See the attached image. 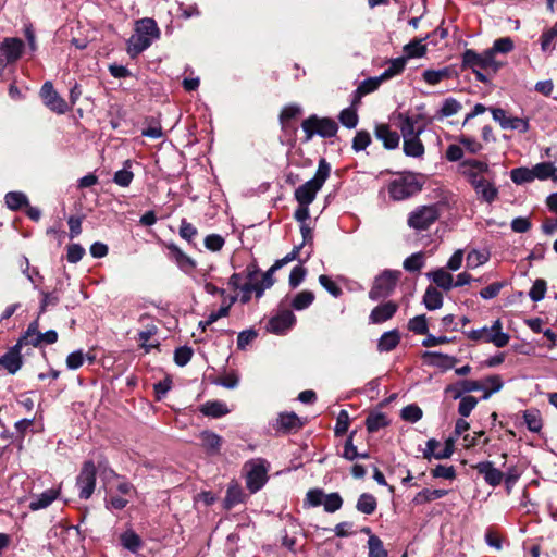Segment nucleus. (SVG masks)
Returning <instances> with one entry per match:
<instances>
[{"label": "nucleus", "instance_id": "39448f33", "mask_svg": "<svg viewBox=\"0 0 557 557\" xmlns=\"http://www.w3.org/2000/svg\"><path fill=\"white\" fill-rule=\"evenodd\" d=\"M467 336L472 341H483L485 343H492L497 348L505 347L510 339V336L507 333L503 332V324L499 319L495 320L490 327L484 326L482 329L472 330L468 332Z\"/></svg>", "mask_w": 557, "mask_h": 557}, {"label": "nucleus", "instance_id": "864d4df0", "mask_svg": "<svg viewBox=\"0 0 557 557\" xmlns=\"http://www.w3.org/2000/svg\"><path fill=\"white\" fill-rule=\"evenodd\" d=\"M424 259L422 252H416L405 259L403 267L408 272H416L423 268Z\"/></svg>", "mask_w": 557, "mask_h": 557}, {"label": "nucleus", "instance_id": "0eeeda50", "mask_svg": "<svg viewBox=\"0 0 557 557\" xmlns=\"http://www.w3.org/2000/svg\"><path fill=\"white\" fill-rule=\"evenodd\" d=\"M400 271L385 270L377 275L369 292V298L373 301L387 298L395 289L400 277Z\"/></svg>", "mask_w": 557, "mask_h": 557}, {"label": "nucleus", "instance_id": "1a4fd4ad", "mask_svg": "<svg viewBox=\"0 0 557 557\" xmlns=\"http://www.w3.org/2000/svg\"><path fill=\"white\" fill-rule=\"evenodd\" d=\"M97 469L94 461L88 460L83 463L79 474L76 478L78 495L82 499L91 497L96 487Z\"/></svg>", "mask_w": 557, "mask_h": 557}, {"label": "nucleus", "instance_id": "e2e57ef3", "mask_svg": "<svg viewBox=\"0 0 557 557\" xmlns=\"http://www.w3.org/2000/svg\"><path fill=\"white\" fill-rule=\"evenodd\" d=\"M300 113H301V108L299 106H296V104L286 106L280 114V121H281L282 127L286 128L288 121H290L292 119H295Z\"/></svg>", "mask_w": 557, "mask_h": 557}, {"label": "nucleus", "instance_id": "393cba45", "mask_svg": "<svg viewBox=\"0 0 557 557\" xmlns=\"http://www.w3.org/2000/svg\"><path fill=\"white\" fill-rule=\"evenodd\" d=\"M428 276L444 290H450L454 287L453 275L442 268L429 273Z\"/></svg>", "mask_w": 557, "mask_h": 557}, {"label": "nucleus", "instance_id": "ddd939ff", "mask_svg": "<svg viewBox=\"0 0 557 557\" xmlns=\"http://www.w3.org/2000/svg\"><path fill=\"white\" fill-rule=\"evenodd\" d=\"M24 345L25 342L21 337L14 346H12L2 357H0L1 366L10 374H15L23 364L21 349Z\"/></svg>", "mask_w": 557, "mask_h": 557}, {"label": "nucleus", "instance_id": "6ab92c4d", "mask_svg": "<svg viewBox=\"0 0 557 557\" xmlns=\"http://www.w3.org/2000/svg\"><path fill=\"white\" fill-rule=\"evenodd\" d=\"M420 115H404L400 114L398 116L399 124L398 127L401 132V135L404 139L410 138V137H418L420 134L424 131L423 126H419Z\"/></svg>", "mask_w": 557, "mask_h": 557}, {"label": "nucleus", "instance_id": "c85d7f7f", "mask_svg": "<svg viewBox=\"0 0 557 557\" xmlns=\"http://www.w3.org/2000/svg\"><path fill=\"white\" fill-rule=\"evenodd\" d=\"M200 411L207 417L221 418L227 414L230 410L224 403L214 400L203 404L200 408Z\"/></svg>", "mask_w": 557, "mask_h": 557}, {"label": "nucleus", "instance_id": "9b49d317", "mask_svg": "<svg viewBox=\"0 0 557 557\" xmlns=\"http://www.w3.org/2000/svg\"><path fill=\"white\" fill-rule=\"evenodd\" d=\"M38 321L32 322L25 334L22 336V338L25 342V345H32L34 347H37L45 344H54L58 341V333L54 330L47 331L46 333H40Z\"/></svg>", "mask_w": 557, "mask_h": 557}, {"label": "nucleus", "instance_id": "bf43d9fd", "mask_svg": "<svg viewBox=\"0 0 557 557\" xmlns=\"http://www.w3.org/2000/svg\"><path fill=\"white\" fill-rule=\"evenodd\" d=\"M425 46L422 45L420 40H413L404 47V52L406 54L405 58L407 60L410 58L422 57L425 53Z\"/></svg>", "mask_w": 557, "mask_h": 557}, {"label": "nucleus", "instance_id": "9d476101", "mask_svg": "<svg viewBox=\"0 0 557 557\" xmlns=\"http://www.w3.org/2000/svg\"><path fill=\"white\" fill-rule=\"evenodd\" d=\"M458 169L459 173L466 177L471 187L486 178L485 175L490 171L487 162L476 159H466L461 161Z\"/></svg>", "mask_w": 557, "mask_h": 557}, {"label": "nucleus", "instance_id": "37998d69", "mask_svg": "<svg viewBox=\"0 0 557 557\" xmlns=\"http://www.w3.org/2000/svg\"><path fill=\"white\" fill-rule=\"evenodd\" d=\"M461 109V103L454 98H447L444 100L442 108L436 114V119L442 120L444 117L453 116Z\"/></svg>", "mask_w": 557, "mask_h": 557}, {"label": "nucleus", "instance_id": "09e8293b", "mask_svg": "<svg viewBox=\"0 0 557 557\" xmlns=\"http://www.w3.org/2000/svg\"><path fill=\"white\" fill-rule=\"evenodd\" d=\"M339 122L347 128H355L358 125V114L356 108H346L338 115Z\"/></svg>", "mask_w": 557, "mask_h": 557}, {"label": "nucleus", "instance_id": "603ef678", "mask_svg": "<svg viewBox=\"0 0 557 557\" xmlns=\"http://www.w3.org/2000/svg\"><path fill=\"white\" fill-rule=\"evenodd\" d=\"M237 300V296H231L228 304H222L220 309L216 311H212L208 319L206 320L207 325H211L216 322L219 319L227 317L233 304Z\"/></svg>", "mask_w": 557, "mask_h": 557}, {"label": "nucleus", "instance_id": "c756f323", "mask_svg": "<svg viewBox=\"0 0 557 557\" xmlns=\"http://www.w3.org/2000/svg\"><path fill=\"white\" fill-rule=\"evenodd\" d=\"M406 66V58L399 57L388 61V66L380 75L384 82L392 79L393 77L403 73Z\"/></svg>", "mask_w": 557, "mask_h": 557}, {"label": "nucleus", "instance_id": "473e14b6", "mask_svg": "<svg viewBox=\"0 0 557 557\" xmlns=\"http://www.w3.org/2000/svg\"><path fill=\"white\" fill-rule=\"evenodd\" d=\"M377 507L376 498L369 493H362L356 504V509L364 515H372Z\"/></svg>", "mask_w": 557, "mask_h": 557}, {"label": "nucleus", "instance_id": "f3484780", "mask_svg": "<svg viewBox=\"0 0 557 557\" xmlns=\"http://www.w3.org/2000/svg\"><path fill=\"white\" fill-rule=\"evenodd\" d=\"M166 248L169 250V257L183 272L190 274L195 270V260L187 256L177 245L171 243L166 245Z\"/></svg>", "mask_w": 557, "mask_h": 557}, {"label": "nucleus", "instance_id": "052dcab7", "mask_svg": "<svg viewBox=\"0 0 557 557\" xmlns=\"http://www.w3.org/2000/svg\"><path fill=\"white\" fill-rule=\"evenodd\" d=\"M243 502V492L239 486L231 485L226 491L225 504L227 508H231Z\"/></svg>", "mask_w": 557, "mask_h": 557}, {"label": "nucleus", "instance_id": "58836bf2", "mask_svg": "<svg viewBox=\"0 0 557 557\" xmlns=\"http://www.w3.org/2000/svg\"><path fill=\"white\" fill-rule=\"evenodd\" d=\"M135 35H159V28L153 18L145 17L135 23Z\"/></svg>", "mask_w": 557, "mask_h": 557}, {"label": "nucleus", "instance_id": "5701e85b", "mask_svg": "<svg viewBox=\"0 0 557 557\" xmlns=\"http://www.w3.org/2000/svg\"><path fill=\"white\" fill-rule=\"evenodd\" d=\"M302 426L300 418L294 412L281 413L277 418V430L286 433L296 432Z\"/></svg>", "mask_w": 557, "mask_h": 557}, {"label": "nucleus", "instance_id": "338daca9", "mask_svg": "<svg viewBox=\"0 0 557 557\" xmlns=\"http://www.w3.org/2000/svg\"><path fill=\"white\" fill-rule=\"evenodd\" d=\"M545 293H546V282L542 278H537L533 283V286L531 287V289L529 292V296L533 301L537 302L545 297Z\"/></svg>", "mask_w": 557, "mask_h": 557}, {"label": "nucleus", "instance_id": "ea45409f", "mask_svg": "<svg viewBox=\"0 0 557 557\" xmlns=\"http://www.w3.org/2000/svg\"><path fill=\"white\" fill-rule=\"evenodd\" d=\"M510 178L517 185L531 183L535 180L533 170L529 169V168H523V166L512 169L510 172Z\"/></svg>", "mask_w": 557, "mask_h": 557}, {"label": "nucleus", "instance_id": "72a5a7b5", "mask_svg": "<svg viewBox=\"0 0 557 557\" xmlns=\"http://www.w3.org/2000/svg\"><path fill=\"white\" fill-rule=\"evenodd\" d=\"M423 304L429 310H436L443 306V295L433 286H429L423 296Z\"/></svg>", "mask_w": 557, "mask_h": 557}, {"label": "nucleus", "instance_id": "c9c22d12", "mask_svg": "<svg viewBox=\"0 0 557 557\" xmlns=\"http://www.w3.org/2000/svg\"><path fill=\"white\" fill-rule=\"evenodd\" d=\"M7 207L12 211H17L22 207L28 206V198L22 191H9L4 196Z\"/></svg>", "mask_w": 557, "mask_h": 557}, {"label": "nucleus", "instance_id": "a878e982", "mask_svg": "<svg viewBox=\"0 0 557 557\" xmlns=\"http://www.w3.org/2000/svg\"><path fill=\"white\" fill-rule=\"evenodd\" d=\"M400 336L397 330L385 332L381 335L377 342L379 351H391L399 344Z\"/></svg>", "mask_w": 557, "mask_h": 557}, {"label": "nucleus", "instance_id": "680f3d73", "mask_svg": "<svg viewBox=\"0 0 557 557\" xmlns=\"http://www.w3.org/2000/svg\"><path fill=\"white\" fill-rule=\"evenodd\" d=\"M478 404V399L474 396H465L461 397L458 412L462 418H467L470 416L471 411L475 408Z\"/></svg>", "mask_w": 557, "mask_h": 557}, {"label": "nucleus", "instance_id": "bb28decb", "mask_svg": "<svg viewBox=\"0 0 557 557\" xmlns=\"http://www.w3.org/2000/svg\"><path fill=\"white\" fill-rule=\"evenodd\" d=\"M150 37H129L126 50L128 55L134 59L150 47Z\"/></svg>", "mask_w": 557, "mask_h": 557}, {"label": "nucleus", "instance_id": "aec40b11", "mask_svg": "<svg viewBox=\"0 0 557 557\" xmlns=\"http://www.w3.org/2000/svg\"><path fill=\"white\" fill-rule=\"evenodd\" d=\"M474 189L478 198L481 201L492 203L494 202L498 197V189L495 186L493 182H491L487 178H484L483 181H480L474 186H472Z\"/></svg>", "mask_w": 557, "mask_h": 557}, {"label": "nucleus", "instance_id": "2eb2a0df", "mask_svg": "<svg viewBox=\"0 0 557 557\" xmlns=\"http://www.w3.org/2000/svg\"><path fill=\"white\" fill-rule=\"evenodd\" d=\"M295 322V314L290 310H283L270 319L268 330L274 334H284Z\"/></svg>", "mask_w": 557, "mask_h": 557}, {"label": "nucleus", "instance_id": "b1692460", "mask_svg": "<svg viewBox=\"0 0 557 557\" xmlns=\"http://www.w3.org/2000/svg\"><path fill=\"white\" fill-rule=\"evenodd\" d=\"M258 274V269L256 265L250 264L246 268V281L244 285L239 288L242 292L240 301L243 304H247L251 299L252 295V281H255L256 275Z\"/></svg>", "mask_w": 557, "mask_h": 557}, {"label": "nucleus", "instance_id": "dca6fc26", "mask_svg": "<svg viewBox=\"0 0 557 557\" xmlns=\"http://www.w3.org/2000/svg\"><path fill=\"white\" fill-rule=\"evenodd\" d=\"M474 469L483 476L485 483L492 487L498 486L504 481V472L495 468L491 461H481L474 466Z\"/></svg>", "mask_w": 557, "mask_h": 557}, {"label": "nucleus", "instance_id": "69168bd1", "mask_svg": "<svg viewBox=\"0 0 557 557\" xmlns=\"http://www.w3.org/2000/svg\"><path fill=\"white\" fill-rule=\"evenodd\" d=\"M524 422L531 432H539L542 428V420L536 411L527 410L523 414Z\"/></svg>", "mask_w": 557, "mask_h": 557}, {"label": "nucleus", "instance_id": "f704fd0d", "mask_svg": "<svg viewBox=\"0 0 557 557\" xmlns=\"http://www.w3.org/2000/svg\"><path fill=\"white\" fill-rule=\"evenodd\" d=\"M448 491L446 490H429L424 488L420 491L412 499L416 505H422L446 496Z\"/></svg>", "mask_w": 557, "mask_h": 557}, {"label": "nucleus", "instance_id": "f8f14e48", "mask_svg": "<svg viewBox=\"0 0 557 557\" xmlns=\"http://www.w3.org/2000/svg\"><path fill=\"white\" fill-rule=\"evenodd\" d=\"M40 95L44 99L45 104L53 112L63 114L67 111V103L60 95L54 90L51 82H46L41 89Z\"/></svg>", "mask_w": 557, "mask_h": 557}, {"label": "nucleus", "instance_id": "5fc2aeb1", "mask_svg": "<svg viewBox=\"0 0 557 557\" xmlns=\"http://www.w3.org/2000/svg\"><path fill=\"white\" fill-rule=\"evenodd\" d=\"M408 327L411 332L420 335L428 334V322L424 314L417 315L409 320Z\"/></svg>", "mask_w": 557, "mask_h": 557}, {"label": "nucleus", "instance_id": "8fccbe9b", "mask_svg": "<svg viewBox=\"0 0 557 557\" xmlns=\"http://www.w3.org/2000/svg\"><path fill=\"white\" fill-rule=\"evenodd\" d=\"M314 300V294L310 290H302L298 293L293 301L292 306L295 310H304L308 308Z\"/></svg>", "mask_w": 557, "mask_h": 557}, {"label": "nucleus", "instance_id": "4d7b16f0", "mask_svg": "<svg viewBox=\"0 0 557 557\" xmlns=\"http://www.w3.org/2000/svg\"><path fill=\"white\" fill-rule=\"evenodd\" d=\"M370 144V133L367 131H358L352 139V149L356 152L363 151Z\"/></svg>", "mask_w": 557, "mask_h": 557}, {"label": "nucleus", "instance_id": "7c9ffc66", "mask_svg": "<svg viewBox=\"0 0 557 557\" xmlns=\"http://www.w3.org/2000/svg\"><path fill=\"white\" fill-rule=\"evenodd\" d=\"M389 424V420L387 416L383 412H371L366 419V426L368 432L374 433L379 430L387 426Z\"/></svg>", "mask_w": 557, "mask_h": 557}, {"label": "nucleus", "instance_id": "e433bc0d", "mask_svg": "<svg viewBox=\"0 0 557 557\" xmlns=\"http://www.w3.org/2000/svg\"><path fill=\"white\" fill-rule=\"evenodd\" d=\"M404 152L408 157L420 158L424 154V146L418 137L404 139Z\"/></svg>", "mask_w": 557, "mask_h": 557}, {"label": "nucleus", "instance_id": "13d9d810", "mask_svg": "<svg viewBox=\"0 0 557 557\" xmlns=\"http://www.w3.org/2000/svg\"><path fill=\"white\" fill-rule=\"evenodd\" d=\"M384 81L381 79L380 75L374 76V77H369V78L362 81L357 88L359 89V94H363L366 96L370 92L375 91L381 86V84Z\"/></svg>", "mask_w": 557, "mask_h": 557}, {"label": "nucleus", "instance_id": "0e129e2a", "mask_svg": "<svg viewBox=\"0 0 557 557\" xmlns=\"http://www.w3.org/2000/svg\"><path fill=\"white\" fill-rule=\"evenodd\" d=\"M193 354V349L188 346L178 347L174 351V361L177 366L184 367L190 361Z\"/></svg>", "mask_w": 557, "mask_h": 557}, {"label": "nucleus", "instance_id": "2f4dec72", "mask_svg": "<svg viewBox=\"0 0 557 557\" xmlns=\"http://www.w3.org/2000/svg\"><path fill=\"white\" fill-rule=\"evenodd\" d=\"M121 544L132 553H137L143 546L141 539L133 530H127L120 535Z\"/></svg>", "mask_w": 557, "mask_h": 557}, {"label": "nucleus", "instance_id": "cd10ccee", "mask_svg": "<svg viewBox=\"0 0 557 557\" xmlns=\"http://www.w3.org/2000/svg\"><path fill=\"white\" fill-rule=\"evenodd\" d=\"M200 440L209 454H216L221 448L222 437L211 431L201 432Z\"/></svg>", "mask_w": 557, "mask_h": 557}, {"label": "nucleus", "instance_id": "4c0bfd02", "mask_svg": "<svg viewBox=\"0 0 557 557\" xmlns=\"http://www.w3.org/2000/svg\"><path fill=\"white\" fill-rule=\"evenodd\" d=\"M423 79L429 85H436L444 79L451 76V70L449 67H443L440 70H426L422 74Z\"/></svg>", "mask_w": 557, "mask_h": 557}, {"label": "nucleus", "instance_id": "4468645a", "mask_svg": "<svg viewBox=\"0 0 557 557\" xmlns=\"http://www.w3.org/2000/svg\"><path fill=\"white\" fill-rule=\"evenodd\" d=\"M454 453V442L448 438L445 445L442 447L441 443L435 438H431L426 442L425 449L423 450V457L428 460L435 459H448Z\"/></svg>", "mask_w": 557, "mask_h": 557}, {"label": "nucleus", "instance_id": "a19ab883", "mask_svg": "<svg viewBox=\"0 0 557 557\" xmlns=\"http://www.w3.org/2000/svg\"><path fill=\"white\" fill-rule=\"evenodd\" d=\"M522 469L518 466H510L507 468L506 472H504V484L507 494H510L516 483L522 475Z\"/></svg>", "mask_w": 557, "mask_h": 557}, {"label": "nucleus", "instance_id": "f257e3e1", "mask_svg": "<svg viewBox=\"0 0 557 557\" xmlns=\"http://www.w3.org/2000/svg\"><path fill=\"white\" fill-rule=\"evenodd\" d=\"M512 49L513 42L508 37L496 40L493 47L483 52L467 49L461 55V69L470 70L478 82L486 84L504 65L496 59V53H508Z\"/></svg>", "mask_w": 557, "mask_h": 557}, {"label": "nucleus", "instance_id": "a18cd8bd", "mask_svg": "<svg viewBox=\"0 0 557 557\" xmlns=\"http://www.w3.org/2000/svg\"><path fill=\"white\" fill-rule=\"evenodd\" d=\"M131 166V161L124 163V168L115 172L113 182L121 187H128L134 178V174L127 168Z\"/></svg>", "mask_w": 557, "mask_h": 557}, {"label": "nucleus", "instance_id": "4be33fe9", "mask_svg": "<svg viewBox=\"0 0 557 557\" xmlns=\"http://www.w3.org/2000/svg\"><path fill=\"white\" fill-rule=\"evenodd\" d=\"M375 136L386 149H395L399 145V135L392 131L388 125L380 124L375 127Z\"/></svg>", "mask_w": 557, "mask_h": 557}, {"label": "nucleus", "instance_id": "79ce46f5", "mask_svg": "<svg viewBox=\"0 0 557 557\" xmlns=\"http://www.w3.org/2000/svg\"><path fill=\"white\" fill-rule=\"evenodd\" d=\"M481 383L483 388H485L483 399L490 398L493 393L500 391L504 385L499 375H488Z\"/></svg>", "mask_w": 557, "mask_h": 557}, {"label": "nucleus", "instance_id": "49530a36", "mask_svg": "<svg viewBox=\"0 0 557 557\" xmlns=\"http://www.w3.org/2000/svg\"><path fill=\"white\" fill-rule=\"evenodd\" d=\"M322 506L325 512L333 513L342 508L343 498L337 492L325 494Z\"/></svg>", "mask_w": 557, "mask_h": 557}, {"label": "nucleus", "instance_id": "3c124183", "mask_svg": "<svg viewBox=\"0 0 557 557\" xmlns=\"http://www.w3.org/2000/svg\"><path fill=\"white\" fill-rule=\"evenodd\" d=\"M324 495H325V493L322 488L309 490L304 499V507L311 508V507L322 506Z\"/></svg>", "mask_w": 557, "mask_h": 557}, {"label": "nucleus", "instance_id": "6e6d98bb", "mask_svg": "<svg viewBox=\"0 0 557 557\" xmlns=\"http://www.w3.org/2000/svg\"><path fill=\"white\" fill-rule=\"evenodd\" d=\"M422 414H423V412H422L421 408L414 404L404 407L401 409V413H400L401 418L405 421H408L411 423L419 421L422 418Z\"/></svg>", "mask_w": 557, "mask_h": 557}, {"label": "nucleus", "instance_id": "7ed1b4c3", "mask_svg": "<svg viewBox=\"0 0 557 557\" xmlns=\"http://www.w3.org/2000/svg\"><path fill=\"white\" fill-rule=\"evenodd\" d=\"M422 189V183L411 172L399 174L387 184V191L394 201L412 197Z\"/></svg>", "mask_w": 557, "mask_h": 557}, {"label": "nucleus", "instance_id": "412c9836", "mask_svg": "<svg viewBox=\"0 0 557 557\" xmlns=\"http://www.w3.org/2000/svg\"><path fill=\"white\" fill-rule=\"evenodd\" d=\"M60 495V488H49L33 496L28 507L32 511L45 509L50 506Z\"/></svg>", "mask_w": 557, "mask_h": 557}, {"label": "nucleus", "instance_id": "6e6552de", "mask_svg": "<svg viewBox=\"0 0 557 557\" xmlns=\"http://www.w3.org/2000/svg\"><path fill=\"white\" fill-rule=\"evenodd\" d=\"M246 485L251 493H257L268 480V467L263 459H252L245 465Z\"/></svg>", "mask_w": 557, "mask_h": 557}, {"label": "nucleus", "instance_id": "a211bd4d", "mask_svg": "<svg viewBox=\"0 0 557 557\" xmlns=\"http://www.w3.org/2000/svg\"><path fill=\"white\" fill-rule=\"evenodd\" d=\"M398 310V305L394 301H386L374 307L369 315L372 324H381L394 317Z\"/></svg>", "mask_w": 557, "mask_h": 557}, {"label": "nucleus", "instance_id": "423d86ee", "mask_svg": "<svg viewBox=\"0 0 557 557\" xmlns=\"http://www.w3.org/2000/svg\"><path fill=\"white\" fill-rule=\"evenodd\" d=\"M438 218L440 209L436 205L419 206L408 214L407 224L414 231H426Z\"/></svg>", "mask_w": 557, "mask_h": 557}, {"label": "nucleus", "instance_id": "20e7f679", "mask_svg": "<svg viewBox=\"0 0 557 557\" xmlns=\"http://www.w3.org/2000/svg\"><path fill=\"white\" fill-rule=\"evenodd\" d=\"M302 131L305 132V140L309 141L314 135L323 138H331L336 135L338 131L337 123L331 117H319L311 115L304 120L301 123Z\"/></svg>", "mask_w": 557, "mask_h": 557}, {"label": "nucleus", "instance_id": "de8ad7c7", "mask_svg": "<svg viewBox=\"0 0 557 557\" xmlns=\"http://www.w3.org/2000/svg\"><path fill=\"white\" fill-rule=\"evenodd\" d=\"M488 261V253L472 249L468 252L466 258V265L468 269H475Z\"/></svg>", "mask_w": 557, "mask_h": 557}, {"label": "nucleus", "instance_id": "f03ea898", "mask_svg": "<svg viewBox=\"0 0 557 557\" xmlns=\"http://www.w3.org/2000/svg\"><path fill=\"white\" fill-rule=\"evenodd\" d=\"M330 173L331 165L325 159H321L314 176L295 190V199L299 205H311L315 199L318 191L329 178Z\"/></svg>", "mask_w": 557, "mask_h": 557}, {"label": "nucleus", "instance_id": "c03bdc74", "mask_svg": "<svg viewBox=\"0 0 557 557\" xmlns=\"http://www.w3.org/2000/svg\"><path fill=\"white\" fill-rule=\"evenodd\" d=\"M368 557H387L388 553L384 548L382 540L375 534H371L368 539Z\"/></svg>", "mask_w": 557, "mask_h": 557}, {"label": "nucleus", "instance_id": "774afa93", "mask_svg": "<svg viewBox=\"0 0 557 557\" xmlns=\"http://www.w3.org/2000/svg\"><path fill=\"white\" fill-rule=\"evenodd\" d=\"M319 283L325 288L333 297H339L343 292L342 288L327 275L322 274L319 276Z\"/></svg>", "mask_w": 557, "mask_h": 557}]
</instances>
